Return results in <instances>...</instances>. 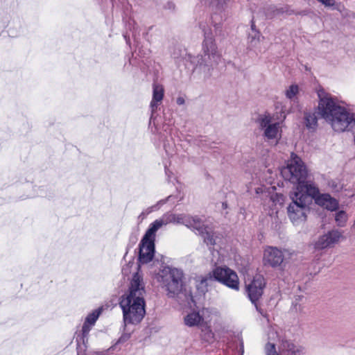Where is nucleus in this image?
Listing matches in <instances>:
<instances>
[{"instance_id": "f257e3e1", "label": "nucleus", "mask_w": 355, "mask_h": 355, "mask_svg": "<svg viewBox=\"0 0 355 355\" xmlns=\"http://www.w3.org/2000/svg\"><path fill=\"white\" fill-rule=\"evenodd\" d=\"M144 293L143 278L139 272H136L130 282L128 294L122 295L119 302L125 325L138 324L144 318L146 313Z\"/></svg>"}, {"instance_id": "f03ea898", "label": "nucleus", "mask_w": 355, "mask_h": 355, "mask_svg": "<svg viewBox=\"0 0 355 355\" xmlns=\"http://www.w3.org/2000/svg\"><path fill=\"white\" fill-rule=\"evenodd\" d=\"M204 36L203 54L197 56L188 54L185 59L193 66L194 70H198L203 74L204 78L207 79L211 77L214 67L218 64L220 55L218 52L212 33L210 31H205Z\"/></svg>"}, {"instance_id": "7ed1b4c3", "label": "nucleus", "mask_w": 355, "mask_h": 355, "mask_svg": "<svg viewBox=\"0 0 355 355\" xmlns=\"http://www.w3.org/2000/svg\"><path fill=\"white\" fill-rule=\"evenodd\" d=\"M214 281H218L226 286L235 290H239V279L237 274L229 268L216 267L206 276L202 277L197 289L205 294L208 286Z\"/></svg>"}, {"instance_id": "20e7f679", "label": "nucleus", "mask_w": 355, "mask_h": 355, "mask_svg": "<svg viewBox=\"0 0 355 355\" xmlns=\"http://www.w3.org/2000/svg\"><path fill=\"white\" fill-rule=\"evenodd\" d=\"M183 278L182 270L169 266L163 267L157 274V280L165 288L168 297H175L182 292Z\"/></svg>"}, {"instance_id": "39448f33", "label": "nucleus", "mask_w": 355, "mask_h": 355, "mask_svg": "<svg viewBox=\"0 0 355 355\" xmlns=\"http://www.w3.org/2000/svg\"><path fill=\"white\" fill-rule=\"evenodd\" d=\"M290 199L291 202L287 207L288 216L292 223L298 225L305 222L307 218V214L310 212V200L306 197L290 193Z\"/></svg>"}, {"instance_id": "423d86ee", "label": "nucleus", "mask_w": 355, "mask_h": 355, "mask_svg": "<svg viewBox=\"0 0 355 355\" xmlns=\"http://www.w3.org/2000/svg\"><path fill=\"white\" fill-rule=\"evenodd\" d=\"M317 94L319 98L317 114L329 123L343 107L338 103L336 98L327 93L324 89H318Z\"/></svg>"}, {"instance_id": "0eeeda50", "label": "nucleus", "mask_w": 355, "mask_h": 355, "mask_svg": "<svg viewBox=\"0 0 355 355\" xmlns=\"http://www.w3.org/2000/svg\"><path fill=\"white\" fill-rule=\"evenodd\" d=\"M155 236L156 233L148 227L139 245V266L147 264L153 260L155 252Z\"/></svg>"}, {"instance_id": "6e6552de", "label": "nucleus", "mask_w": 355, "mask_h": 355, "mask_svg": "<svg viewBox=\"0 0 355 355\" xmlns=\"http://www.w3.org/2000/svg\"><path fill=\"white\" fill-rule=\"evenodd\" d=\"M328 123L336 132H353L355 130V114L343 107Z\"/></svg>"}, {"instance_id": "1a4fd4ad", "label": "nucleus", "mask_w": 355, "mask_h": 355, "mask_svg": "<svg viewBox=\"0 0 355 355\" xmlns=\"http://www.w3.org/2000/svg\"><path fill=\"white\" fill-rule=\"evenodd\" d=\"M286 171L290 175L288 180L293 184H297V185L305 180L308 175L306 167L302 159L293 153H291V160L284 173Z\"/></svg>"}, {"instance_id": "9d476101", "label": "nucleus", "mask_w": 355, "mask_h": 355, "mask_svg": "<svg viewBox=\"0 0 355 355\" xmlns=\"http://www.w3.org/2000/svg\"><path fill=\"white\" fill-rule=\"evenodd\" d=\"M265 286L266 280L261 275H256L251 282L246 286L248 298L261 314H263L262 309L259 307L257 302L263 295Z\"/></svg>"}, {"instance_id": "9b49d317", "label": "nucleus", "mask_w": 355, "mask_h": 355, "mask_svg": "<svg viewBox=\"0 0 355 355\" xmlns=\"http://www.w3.org/2000/svg\"><path fill=\"white\" fill-rule=\"evenodd\" d=\"M257 122L261 129L264 130L263 136L268 139L277 138L280 124L279 122L272 123V117L269 114H261L257 119Z\"/></svg>"}, {"instance_id": "f8f14e48", "label": "nucleus", "mask_w": 355, "mask_h": 355, "mask_svg": "<svg viewBox=\"0 0 355 355\" xmlns=\"http://www.w3.org/2000/svg\"><path fill=\"white\" fill-rule=\"evenodd\" d=\"M187 214H175L173 212H166L160 218L155 220L154 222L150 223L149 228L154 232L161 228L163 225H166L169 223L173 224H181L184 225L187 221Z\"/></svg>"}, {"instance_id": "ddd939ff", "label": "nucleus", "mask_w": 355, "mask_h": 355, "mask_svg": "<svg viewBox=\"0 0 355 355\" xmlns=\"http://www.w3.org/2000/svg\"><path fill=\"white\" fill-rule=\"evenodd\" d=\"M298 197L300 196H306L310 200V205H311L313 200L315 202V198L320 196V190L316 184L311 182L304 180L299 185H297L296 189L291 191Z\"/></svg>"}, {"instance_id": "4468645a", "label": "nucleus", "mask_w": 355, "mask_h": 355, "mask_svg": "<svg viewBox=\"0 0 355 355\" xmlns=\"http://www.w3.org/2000/svg\"><path fill=\"white\" fill-rule=\"evenodd\" d=\"M284 257L282 250L276 247L269 246L264 250L263 263L272 268L280 266L283 263Z\"/></svg>"}, {"instance_id": "2eb2a0df", "label": "nucleus", "mask_w": 355, "mask_h": 355, "mask_svg": "<svg viewBox=\"0 0 355 355\" xmlns=\"http://www.w3.org/2000/svg\"><path fill=\"white\" fill-rule=\"evenodd\" d=\"M342 237V233L334 230L328 232L327 234L321 236L315 243V248L322 250L331 247L332 245L338 243Z\"/></svg>"}, {"instance_id": "dca6fc26", "label": "nucleus", "mask_w": 355, "mask_h": 355, "mask_svg": "<svg viewBox=\"0 0 355 355\" xmlns=\"http://www.w3.org/2000/svg\"><path fill=\"white\" fill-rule=\"evenodd\" d=\"M153 98L150 102L151 116L153 119L154 113L157 111L158 103L161 102L164 97V90L162 85L154 83L153 85Z\"/></svg>"}, {"instance_id": "f3484780", "label": "nucleus", "mask_w": 355, "mask_h": 355, "mask_svg": "<svg viewBox=\"0 0 355 355\" xmlns=\"http://www.w3.org/2000/svg\"><path fill=\"white\" fill-rule=\"evenodd\" d=\"M315 203L330 211H334L338 207V201L329 193H321L315 198Z\"/></svg>"}, {"instance_id": "a211bd4d", "label": "nucleus", "mask_w": 355, "mask_h": 355, "mask_svg": "<svg viewBox=\"0 0 355 355\" xmlns=\"http://www.w3.org/2000/svg\"><path fill=\"white\" fill-rule=\"evenodd\" d=\"M186 220L188 223H185L184 225L193 231H196L199 235L202 234V232L208 227L198 216L187 215Z\"/></svg>"}, {"instance_id": "6ab92c4d", "label": "nucleus", "mask_w": 355, "mask_h": 355, "mask_svg": "<svg viewBox=\"0 0 355 355\" xmlns=\"http://www.w3.org/2000/svg\"><path fill=\"white\" fill-rule=\"evenodd\" d=\"M317 114V112H304V123L306 128L311 131H315L318 127Z\"/></svg>"}, {"instance_id": "aec40b11", "label": "nucleus", "mask_w": 355, "mask_h": 355, "mask_svg": "<svg viewBox=\"0 0 355 355\" xmlns=\"http://www.w3.org/2000/svg\"><path fill=\"white\" fill-rule=\"evenodd\" d=\"M287 7L277 8L275 6L269 5L263 8V12L267 19H273L274 17L282 15L284 12H288Z\"/></svg>"}, {"instance_id": "412c9836", "label": "nucleus", "mask_w": 355, "mask_h": 355, "mask_svg": "<svg viewBox=\"0 0 355 355\" xmlns=\"http://www.w3.org/2000/svg\"><path fill=\"white\" fill-rule=\"evenodd\" d=\"M282 351L287 352L291 355H300L303 354L304 348L302 347H297L292 342L285 340H282L281 344Z\"/></svg>"}, {"instance_id": "4be33fe9", "label": "nucleus", "mask_w": 355, "mask_h": 355, "mask_svg": "<svg viewBox=\"0 0 355 355\" xmlns=\"http://www.w3.org/2000/svg\"><path fill=\"white\" fill-rule=\"evenodd\" d=\"M203 238L204 243L207 245L214 246L216 245V236L215 232L211 227H207L202 234H200Z\"/></svg>"}, {"instance_id": "5701e85b", "label": "nucleus", "mask_w": 355, "mask_h": 355, "mask_svg": "<svg viewBox=\"0 0 355 355\" xmlns=\"http://www.w3.org/2000/svg\"><path fill=\"white\" fill-rule=\"evenodd\" d=\"M201 319L202 318L198 313L193 312L184 318V322L186 325L193 327L197 325Z\"/></svg>"}, {"instance_id": "b1692460", "label": "nucleus", "mask_w": 355, "mask_h": 355, "mask_svg": "<svg viewBox=\"0 0 355 355\" xmlns=\"http://www.w3.org/2000/svg\"><path fill=\"white\" fill-rule=\"evenodd\" d=\"M101 311V309H97L89 313L87 316L85 322L89 324V325H94L99 317Z\"/></svg>"}, {"instance_id": "393cba45", "label": "nucleus", "mask_w": 355, "mask_h": 355, "mask_svg": "<svg viewBox=\"0 0 355 355\" xmlns=\"http://www.w3.org/2000/svg\"><path fill=\"white\" fill-rule=\"evenodd\" d=\"M347 214L344 211H339L336 214L335 220L338 226L343 227L347 221Z\"/></svg>"}, {"instance_id": "a878e982", "label": "nucleus", "mask_w": 355, "mask_h": 355, "mask_svg": "<svg viewBox=\"0 0 355 355\" xmlns=\"http://www.w3.org/2000/svg\"><path fill=\"white\" fill-rule=\"evenodd\" d=\"M299 88L297 85H292L286 92V96L288 99L292 100L298 93Z\"/></svg>"}, {"instance_id": "bb28decb", "label": "nucleus", "mask_w": 355, "mask_h": 355, "mask_svg": "<svg viewBox=\"0 0 355 355\" xmlns=\"http://www.w3.org/2000/svg\"><path fill=\"white\" fill-rule=\"evenodd\" d=\"M266 355H279L277 352L275 345L273 343H268L265 347Z\"/></svg>"}, {"instance_id": "cd10ccee", "label": "nucleus", "mask_w": 355, "mask_h": 355, "mask_svg": "<svg viewBox=\"0 0 355 355\" xmlns=\"http://www.w3.org/2000/svg\"><path fill=\"white\" fill-rule=\"evenodd\" d=\"M260 37V33L258 31H256L253 34H249L248 40L249 42L251 45H255L257 42L259 41Z\"/></svg>"}, {"instance_id": "c85d7f7f", "label": "nucleus", "mask_w": 355, "mask_h": 355, "mask_svg": "<svg viewBox=\"0 0 355 355\" xmlns=\"http://www.w3.org/2000/svg\"><path fill=\"white\" fill-rule=\"evenodd\" d=\"M133 37L135 42L137 43V48H138V55L140 57H145L146 55H148L150 53V50L148 49H142L139 46V43L136 40V35L135 34H133Z\"/></svg>"}, {"instance_id": "c756f323", "label": "nucleus", "mask_w": 355, "mask_h": 355, "mask_svg": "<svg viewBox=\"0 0 355 355\" xmlns=\"http://www.w3.org/2000/svg\"><path fill=\"white\" fill-rule=\"evenodd\" d=\"M201 338L202 340L207 341V342H211V340L214 338V334L210 330H207L203 332V334L201 335Z\"/></svg>"}, {"instance_id": "7c9ffc66", "label": "nucleus", "mask_w": 355, "mask_h": 355, "mask_svg": "<svg viewBox=\"0 0 355 355\" xmlns=\"http://www.w3.org/2000/svg\"><path fill=\"white\" fill-rule=\"evenodd\" d=\"M130 338V333H123L120 338L118 339L116 344L119 343H123L126 341H128Z\"/></svg>"}, {"instance_id": "2f4dec72", "label": "nucleus", "mask_w": 355, "mask_h": 355, "mask_svg": "<svg viewBox=\"0 0 355 355\" xmlns=\"http://www.w3.org/2000/svg\"><path fill=\"white\" fill-rule=\"evenodd\" d=\"M90 325L86 322H84L82 327V332L83 338L87 336L89 331H90Z\"/></svg>"}, {"instance_id": "473e14b6", "label": "nucleus", "mask_w": 355, "mask_h": 355, "mask_svg": "<svg viewBox=\"0 0 355 355\" xmlns=\"http://www.w3.org/2000/svg\"><path fill=\"white\" fill-rule=\"evenodd\" d=\"M214 144V142H209L207 139H201L200 141V145L202 147H207L209 148H213L214 146H213Z\"/></svg>"}, {"instance_id": "72a5a7b5", "label": "nucleus", "mask_w": 355, "mask_h": 355, "mask_svg": "<svg viewBox=\"0 0 355 355\" xmlns=\"http://www.w3.org/2000/svg\"><path fill=\"white\" fill-rule=\"evenodd\" d=\"M129 241H130V243L128 244V247L129 248H131L133 245H135L136 243V242L137 241V237L136 235H134V234H131L130 236V239H129Z\"/></svg>"}, {"instance_id": "f704fd0d", "label": "nucleus", "mask_w": 355, "mask_h": 355, "mask_svg": "<svg viewBox=\"0 0 355 355\" xmlns=\"http://www.w3.org/2000/svg\"><path fill=\"white\" fill-rule=\"evenodd\" d=\"M171 198V196H168L166 199L164 200H161L158 202V204H161V205H163L164 203H166L167 201H168V200Z\"/></svg>"}, {"instance_id": "c9c22d12", "label": "nucleus", "mask_w": 355, "mask_h": 355, "mask_svg": "<svg viewBox=\"0 0 355 355\" xmlns=\"http://www.w3.org/2000/svg\"><path fill=\"white\" fill-rule=\"evenodd\" d=\"M177 103H178V105H183V104L184 103V98H182V97H179V98H178V99H177Z\"/></svg>"}, {"instance_id": "e433bc0d", "label": "nucleus", "mask_w": 355, "mask_h": 355, "mask_svg": "<svg viewBox=\"0 0 355 355\" xmlns=\"http://www.w3.org/2000/svg\"><path fill=\"white\" fill-rule=\"evenodd\" d=\"M251 28H252V31L253 33H255V31H257L256 29V26H255L254 22L253 20H252Z\"/></svg>"}, {"instance_id": "4c0bfd02", "label": "nucleus", "mask_w": 355, "mask_h": 355, "mask_svg": "<svg viewBox=\"0 0 355 355\" xmlns=\"http://www.w3.org/2000/svg\"><path fill=\"white\" fill-rule=\"evenodd\" d=\"M123 37L125 40L126 44L130 45V37L125 34L123 35Z\"/></svg>"}, {"instance_id": "58836bf2", "label": "nucleus", "mask_w": 355, "mask_h": 355, "mask_svg": "<svg viewBox=\"0 0 355 355\" xmlns=\"http://www.w3.org/2000/svg\"><path fill=\"white\" fill-rule=\"evenodd\" d=\"M222 208L223 209H226L227 208V203L226 202H223L222 203Z\"/></svg>"}, {"instance_id": "ea45409f", "label": "nucleus", "mask_w": 355, "mask_h": 355, "mask_svg": "<svg viewBox=\"0 0 355 355\" xmlns=\"http://www.w3.org/2000/svg\"><path fill=\"white\" fill-rule=\"evenodd\" d=\"M302 297H303V296H302V295H297V296L296 297V298H295V300H296V301L301 300Z\"/></svg>"}]
</instances>
